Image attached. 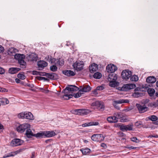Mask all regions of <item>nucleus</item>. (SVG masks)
<instances>
[{"label":"nucleus","mask_w":158,"mask_h":158,"mask_svg":"<svg viewBox=\"0 0 158 158\" xmlns=\"http://www.w3.org/2000/svg\"><path fill=\"white\" fill-rule=\"evenodd\" d=\"M70 87H66L64 90V95H63V98L64 99L68 100L69 99L72 98L73 95L72 94H66L65 91L66 90L69 91H75L78 90L79 89L78 87L75 85H70Z\"/></svg>","instance_id":"1"},{"label":"nucleus","mask_w":158,"mask_h":158,"mask_svg":"<svg viewBox=\"0 0 158 158\" xmlns=\"http://www.w3.org/2000/svg\"><path fill=\"white\" fill-rule=\"evenodd\" d=\"M25 56L24 54H16L15 55V58L18 60V63L20 64L21 67L23 68H26V62L24 60Z\"/></svg>","instance_id":"2"},{"label":"nucleus","mask_w":158,"mask_h":158,"mask_svg":"<svg viewBox=\"0 0 158 158\" xmlns=\"http://www.w3.org/2000/svg\"><path fill=\"white\" fill-rule=\"evenodd\" d=\"M91 106L93 107L95 106L99 110L103 111L104 110V105L102 102L99 101H96L93 102Z\"/></svg>","instance_id":"3"},{"label":"nucleus","mask_w":158,"mask_h":158,"mask_svg":"<svg viewBox=\"0 0 158 158\" xmlns=\"http://www.w3.org/2000/svg\"><path fill=\"white\" fill-rule=\"evenodd\" d=\"M30 127V125L28 123H24L22 124L17 127L16 128V130L17 131L20 133H22L24 132L27 129L29 128Z\"/></svg>","instance_id":"4"},{"label":"nucleus","mask_w":158,"mask_h":158,"mask_svg":"<svg viewBox=\"0 0 158 158\" xmlns=\"http://www.w3.org/2000/svg\"><path fill=\"white\" fill-rule=\"evenodd\" d=\"M104 138V136L101 134H94L91 137L93 140L100 142L103 140Z\"/></svg>","instance_id":"5"},{"label":"nucleus","mask_w":158,"mask_h":158,"mask_svg":"<svg viewBox=\"0 0 158 158\" xmlns=\"http://www.w3.org/2000/svg\"><path fill=\"white\" fill-rule=\"evenodd\" d=\"M24 141L23 140L19 139H15L11 142L10 145L12 147H15L21 145Z\"/></svg>","instance_id":"6"},{"label":"nucleus","mask_w":158,"mask_h":158,"mask_svg":"<svg viewBox=\"0 0 158 158\" xmlns=\"http://www.w3.org/2000/svg\"><path fill=\"white\" fill-rule=\"evenodd\" d=\"M83 65L84 63L82 61H77L73 64L74 69L77 71L81 70L83 68Z\"/></svg>","instance_id":"7"},{"label":"nucleus","mask_w":158,"mask_h":158,"mask_svg":"<svg viewBox=\"0 0 158 158\" xmlns=\"http://www.w3.org/2000/svg\"><path fill=\"white\" fill-rule=\"evenodd\" d=\"M75 114L78 115H86L89 112V110L87 109H78L75 110Z\"/></svg>","instance_id":"8"},{"label":"nucleus","mask_w":158,"mask_h":158,"mask_svg":"<svg viewBox=\"0 0 158 158\" xmlns=\"http://www.w3.org/2000/svg\"><path fill=\"white\" fill-rule=\"evenodd\" d=\"M131 72L128 70H123L122 73V76L123 78L127 80L131 76Z\"/></svg>","instance_id":"9"},{"label":"nucleus","mask_w":158,"mask_h":158,"mask_svg":"<svg viewBox=\"0 0 158 158\" xmlns=\"http://www.w3.org/2000/svg\"><path fill=\"white\" fill-rule=\"evenodd\" d=\"M106 69L108 72L113 73L117 70V68L114 64H110L107 66Z\"/></svg>","instance_id":"10"},{"label":"nucleus","mask_w":158,"mask_h":158,"mask_svg":"<svg viewBox=\"0 0 158 158\" xmlns=\"http://www.w3.org/2000/svg\"><path fill=\"white\" fill-rule=\"evenodd\" d=\"M132 126L131 125H123L121 123L119 125L120 129L123 131L133 130V128Z\"/></svg>","instance_id":"11"},{"label":"nucleus","mask_w":158,"mask_h":158,"mask_svg":"<svg viewBox=\"0 0 158 158\" xmlns=\"http://www.w3.org/2000/svg\"><path fill=\"white\" fill-rule=\"evenodd\" d=\"M136 106L140 113H144L148 110V108L145 105L142 106L140 104H136Z\"/></svg>","instance_id":"12"},{"label":"nucleus","mask_w":158,"mask_h":158,"mask_svg":"<svg viewBox=\"0 0 158 158\" xmlns=\"http://www.w3.org/2000/svg\"><path fill=\"white\" fill-rule=\"evenodd\" d=\"M37 65L39 69L42 70L45 67L48 65L47 62L44 61H40L38 62Z\"/></svg>","instance_id":"13"},{"label":"nucleus","mask_w":158,"mask_h":158,"mask_svg":"<svg viewBox=\"0 0 158 158\" xmlns=\"http://www.w3.org/2000/svg\"><path fill=\"white\" fill-rule=\"evenodd\" d=\"M45 75L51 79L56 80L58 78V75L55 73H47Z\"/></svg>","instance_id":"14"},{"label":"nucleus","mask_w":158,"mask_h":158,"mask_svg":"<svg viewBox=\"0 0 158 158\" xmlns=\"http://www.w3.org/2000/svg\"><path fill=\"white\" fill-rule=\"evenodd\" d=\"M45 137H51L55 136L56 133L54 131H44Z\"/></svg>","instance_id":"15"},{"label":"nucleus","mask_w":158,"mask_h":158,"mask_svg":"<svg viewBox=\"0 0 158 158\" xmlns=\"http://www.w3.org/2000/svg\"><path fill=\"white\" fill-rule=\"evenodd\" d=\"M129 102V101L127 99H119V100L115 101L113 102V105L115 108H117L115 107V104H121L125 103H128Z\"/></svg>","instance_id":"16"},{"label":"nucleus","mask_w":158,"mask_h":158,"mask_svg":"<svg viewBox=\"0 0 158 158\" xmlns=\"http://www.w3.org/2000/svg\"><path fill=\"white\" fill-rule=\"evenodd\" d=\"M62 73L64 75L68 77L73 76L75 74V73L71 70H65L62 71Z\"/></svg>","instance_id":"17"},{"label":"nucleus","mask_w":158,"mask_h":158,"mask_svg":"<svg viewBox=\"0 0 158 158\" xmlns=\"http://www.w3.org/2000/svg\"><path fill=\"white\" fill-rule=\"evenodd\" d=\"M118 118L115 116H112L108 117L107 120L110 123H115L118 121Z\"/></svg>","instance_id":"18"},{"label":"nucleus","mask_w":158,"mask_h":158,"mask_svg":"<svg viewBox=\"0 0 158 158\" xmlns=\"http://www.w3.org/2000/svg\"><path fill=\"white\" fill-rule=\"evenodd\" d=\"M99 124L97 122H91L89 123H86L82 124V126L83 127H88L91 126H96Z\"/></svg>","instance_id":"19"},{"label":"nucleus","mask_w":158,"mask_h":158,"mask_svg":"<svg viewBox=\"0 0 158 158\" xmlns=\"http://www.w3.org/2000/svg\"><path fill=\"white\" fill-rule=\"evenodd\" d=\"M117 78V76L115 73H111L109 75L108 79L109 81H116Z\"/></svg>","instance_id":"20"},{"label":"nucleus","mask_w":158,"mask_h":158,"mask_svg":"<svg viewBox=\"0 0 158 158\" xmlns=\"http://www.w3.org/2000/svg\"><path fill=\"white\" fill-rule=\"evenodd\" d=\"M38 58V57L37 55L34 53H32L29 55L28 58V60L31 61H36L37 60Z\"/></svg>","instance_id":"21"},{"label":"nucleus","mask_w":158,"mask_h":158,"mask_svg":"<svg viewBox=\"0 0 158 158\" xmlns=\"http://www.w3.org/2000/svg\"><path fill=\"white\" fill-rule=\"evenodd\" d=\"M81 87L82 88L80 90L82 93H83V92H88L91 90V87L89 85H84L83 86H81Z\"/></svg>","instance_id":"22"},{"label":"nucleus","mask_w":158,"mask_h":158,"mask_svg":"<svg viewBox=\"0 0 158 158\" xmlns=\"http://www.w3.org/2000/svg\"><path fill=\"white\" fill-rule=\"evenodd\" d=\"M98 69V66L95 63L92 64L91 66L89 67L90 71L91 73H94V72L96 71Z\"/></svg>","instance_id":"23"},{"label":"nucleus","mask_w":158,"mask_h":158,"mask_svg":"<svg viewBox=\"0 0 158 158\" xmlns=\"http://www.w3.org/2000/svg\"><path fill=\"white\" fill-rule=\"evenodd\" d=\"M140 89L139 88H137L135 89V92L133 94V96L135 98H138L141 96L143 95L142 93L139 92H136L138 91Z\"/></svg>","instance_id":"24"},{"label":"nucleus","mask_w":158,"mask_h":158,"mask_svg":"<svg viewBox=\"0 0 158 158\" xmlns=\"http://www.w3.org/2000/svg\"><path fill=\"white\" fill-rule=\"evenodd\" d=\"M24 118L31 120L34 119L33 114L31 112H25Z\"/></svg>","instance_id":"25"},{"label":"nucleus","mask_w":158,"mask_h":158,"mask_svg":"<svg viewBox=\"0 0 158 158\" xmlns=\"http://www.w3.org/2000/svg\"><path fill=\"white\" fill-rule=\"evenodd\" d=\"M20 70V69L18 68H11L9 69V73L11 74H15Z\"/></svg>","instance_id":"26"},{"label":"nucleus","mask_w":158,"mask_h":158,"mask_svg":"<svg viewBox=\"0 0 158 158\" xmlns=\"http://www.w3.org/2000/svg\"><path fill=\"white\" fill-rule=\"evenodd\" d=\"M156 81V78L153 76L149 77L147 78L146 80V82L149 83H154Z\"/></svg>","instance_id":"27"},{"label":"nucleus","mask_w":158,"mask_h":158,"mask_svg":"<svg viewBox=\"0 0 158 158\" xmlns=\"http://www.w3.org/2000/svg\"><path fill=\"white\" fill-rule=\"evenodd\" d=\"M25 134L28 138H31L32 136H34V135H35V134L33 133L30 128L27 129L26 130Z\"/></svg>","instance_id":"28"},{"label":"nucleus","mask_w":158,"mask_h":158,"mask_svg":"<svg viewBox=\"0 0 158 158\" xmlns=\"http://www.w3.org/2000/svg\"><path fill=\"white\" fill-rule=\"evenodd\" d=\"M82 154L84 155L89 154L91 152L90 149L87 148H84L80 149Z\"/></svg>","instance_id":"29"},{"label":"nucleus","mask_w":158,"mask_h":158,"mask_svg":"<svg viewBox=\"0 0 158 158\" xmlns=\"http://www.w3.org/2000/svg\"><path fill=\"white\" fill-rule=\"evenodd\" d=\"M64 61L63 59H62L59 58L58 59H56L55 64L56 66L59 65L62 66L64 65Z\"/></svg>","instance_id":"30"},{"label":"nucleus","mask_w":158,"mask_h":158,"mask_svg":"<svg viewBox=\"0 0 158 158\" xmlns=\"http://www.w3.org/2000/svg\"><path fill=\"white\" fill-rule=\"evenodd\" d=\"M9 101L6 98H0V103L2 105H5L9 103Z\"/></svg>","instance_id":"31"},{"label":"nucleus","mask_w":158,"mask_h":158,"mask_svg":"<svg viewBox=\"0 0 158 158\" xmlns=\"http://www.w3.org/2000/svg\"><path fill=\"white\" fill-rule=\"evenodd\" d=\"M16 49L14 48H11L8 51V54L15 56V55L16 54H15V52H16Z\"/></svg>","instance_id":"32"},{"label":"nucleus","mask_w":158,"mask_h":158,"mask_svg":"<svg viewBox=\"0 0 158 158\" xmlns=\"http://www.w3.org/2000/svg\"><path fill=\"white\" fill-rule=\"evenodd\" d=\"M34 136L37 138H45L44 136V132L42 131L41 132H39L37 134H35Z\"/></svg>","instance_id":"33"},{"label":"nucleus","mask_w":158,"mask_h":158,"mask_svg":"<svg viewBox=\"0 0 158 158\" xmlns=\"http://www.w3.org/2000/svg\"><path fill=\"white\" fill-rule=\"evenodd\" d=\"M124 88L128 89H131L135 88V85L132 84H127L124 85Z\"/></svg>","instance_id":"34"},{"label":"nucleus","mask_w":158,"mask_h":158,"mask_svg":"<svg viewBox=\"0 0 158 158\" xmlns=\"http://www.w3.org/2000/svg\"><path fill=\"white\" fill-rule=\"evenodd\" d=\"M109 85L111 87H115L116 86L118 85V83L116 82V81H109Z\"/></svg>","instance_id":"35"},{"label":"nucleus","mask_w":158,"mask_h":158,"mask_svg":"<svg viewBox=\"0 0 158 158\" xmlns=\"http://www.w3.org/2000/svg\"><path fill=\"white\" fill-rule=\"evenodd\" d=\"M102 76L101 73L98 72L96 73L93 75L94 77L96 79H99Z\"/></svg>","instance_id":"36"},{"label":"nucleus","mask_w":158,"mask_h":158,"mask_svg":"<svg viewBox=\"0 0 158 158\" xmlns=\"http://www.w3.org/2000/svg\"><path fill=\"white\" fill-rule=\"evenodd\" d=\"M148 92L149 96L151 97L153 96L155 93V90L153 89H149L148 90Z\"/></svg>","instance_id":"37"},{"label":"nucleus","mask_w":158,"mask_h":158,"mask_svg":"<svg viewBox=\"0 0 158 158\" xmlns=\"http://www.w3.org/2000/svg\"><path fill=\"white\" fill-rule=\"evenodd\" d=\"M56 60L50 56V57H48V61L51 64L54 63L55 64Z\"/></svg>","instance_id":"38"},{"label":"nucleus","mask_w":158,"mask_h":158,"mask_svg":"<svg viewBox=\"0 0 158 158\" xmlns=\"http://www.w3.org/2000/svg\"><path fill=\"white\" fill-rule=\"evenodd\" d=\"M148 118L150 120L152 121H155L157 120L158 119V118L157 116L154 115H152L151 116H150L148 117Z\"/></svg>","instance_id":"39"},{"label":"nucleus","mask_w":158,"mask_h":158,"mask_svg":"<svg viewBox=\"0 0 158 158\" xmlns=\"http://www.w3.org/2000/svg\"><path fill=\"white\" fill-rule=\"evenodd\" d=\"M104 89V88L102 86H98L97 87L96 89L95 90L93 91V93L94 94H97L98 93L97 92V90H101L103 89Z\"/></svg>","instance_id":"40"},{"label":"nucleus","mask_w":158,"mask_h":158,"mask_svg":"<svg viewBox=\"0 0 158 158\" xmlns=\"http://www.w3.org/2000/svg\"><path fill=\"white\" fill-rule=\"evenodd\" d=\"M83 94V93L80 90H79L77 93L73 95V96L75 98H79L80 97L81 95Z\"/></svg>","instance_id":"41"},{"label":"nucleus","mask_w":158,"mask_h":158,"mask_svg":"<svg viewBox=\"0 0 158 158\" xmlns=\"http://www.w3.org/2000/svg\"><path fill=\"white\" fill-rule=\"evenodd\" d=\"M139 79L138 77L137 76L135 75H134L130 77V80L132 81H137Z\"/></svg>","instance_id":"42"},{"label":"nucleus","mask_w":158,"mask_h":158,"mask_svg":"<svg viewBox=\"0 0 158 158\" xmlns=\"http://www.w3.org/2000/svg\"><path fill=\"white\" fill-rule=\"evenodd\" d=\"M56 65H53L50 67L51 70L53 72L56 71L57 70V68Z\"/></svg>","instance_id":"43"},{"label":"nucleus","mask_w":158,"mask_h":158,"mask_svg":"<svg viewBox=\"0 0 158 158\" xmlns=\"http://www.w3.org/2000/svg\"><path fill=\"white\" fill-rule=\"evenodd\" d=\"M17 77L18 78L22 80L26 78V77L24 74L20 73H19L18 74Z\"/></svg>","instance_id":"44"},{"label":"nucleus","mask_w":158,"mask_h":158,"mask_svg":"<svg viewBox=\"0 0 158 158\" xmlns=\"http://www.w3.org/2000/svg\"><path fill=\"white\" fill-rule=\"evenodd\" d=\"M25 112H22L19 114H18V117L20 118H24V116H25Z\"/></svg>","instance_id":"45"},{"label":"nucleus","mask_w":158,"mask_h":158,"mask_svg":"<svg viewBox=\"0 0 158 158\" xmlns=\"http://www.w3.org/2000/svg\"><path fill=\"white\" fill-rule=\"evenodd\" d=\"M17 152H18L16 151L14 152H10L8 154V155L7 156V157L14 156L17 154Z\"/></svg>","instance_id":"46"},{"label":"nucleus","mask_w":158,"mask_h":158,"mask_svg":"<svg viewBox=\"0 0 158 158\" xmlns=\"http://www.w3.org/2000/svg\"><path fill=\"white\" fill-rule=\"evenodd\" d=\"M131 139L132 141L135 142V143H138L139 142V140L135 137L131 138Z\"/></svg>","instance_id":"47"},{"label":"nucleus","mask_w":158,"mask_h":158,"mask_svg":"<svg viewBox=\"0 0 158 158\" xmlns=\"http://www.w3.org/2000/svg\"><path fill=\"white\" fill-rule=\"evenodd\" d=\"M142 124V123L141 122H137L135 123V125L137 127H139Z\"/></svg>","instance_id":"48"},{"label":"nucleus","mask_w":158,"mask_h":158,"mask_svg":"<svg viewBox=\"0 0 158 158\" xmlns=\"http://www.w3.org/2000/svg\"><path fill=\"white\" fill-rule=\"evenodd\" d=\"M40 73V72H38L36 71H33L32 72V74L34 75H39Z\"/></svg>","instance_id":"49"},{"label":"nucleus","mask_w":158,"mask_h":158,"mask_svg":"<svg viewBox=\"0 0 158 158\" xmlns=\"http://www.w3.org/2000/svg\"><path fill=\"white\" fill-rule=\"evenodd\" d=\"M40 90H42V92L43 93L47 94L48 93L49 91L48 90H45L44 89L42 88H41L40 89Z\"/></svg>","instance_id":"50"},{"label":"nucleus","mask_w":158,"mask_h":158,"mask_svg":"<svg viewBox=\"0 0 158 158\" xmlns=\"http://www.w3.org/2000/svg\"><path fill=\"white\" fill-rule=\"evenodd\" d=\"M5 72L4 69L1 67H0V74H3Z\"/></svg>","instance_id":"51"},{"label":"nucleus","mask_w":158,"mask_h":158,"mask_svg":"<svg viewBox=\"0 0 158 158\" xmlns=\"http://www.w3.org/2000/svg\"><path fill=\"white\" fill-rule=\"evenodd\" d=\"M126 148L129 149H135L137 148L133 146H131L130 147H125Z\"/></svg>","instance_id":"52"},{"label":"nucleus","mask_w":158,"mask_h":158,"mask_svg":"<svg viewBox=\"0 0 158 158\" xmlns=\"http://www.w3.org/2000/svg\"><path fill=\"white\" fill-rule=\"evenodd\" d=\"M6 91H7L6 89L5 88H2L0 87V92H5Z\"/></svg>","instance_id":"53"},{"label":"nucleus","mask_w":158,"mask_h":158,"mask_svg":"<svg viewBox=\"0 0 158 158\" xmlns=\"http://www.w3.org/2000/svg\"><path fill=\"white\" fill-rule=\"evenodd\" d=\"M4 48L3 47L0 45V53L3 52L4 51Z\"/></svg>","instance_id":"54"},{"label":"nucleus","mask_w":158,"mask_h":158,"mask_svg":"<svg viewBox=\"0 0 158 158\" xmlns=\"http://www.w3.org/2000/svg\"><path fill=\"white\" fill-rule=\"evenodd\" d=\"M46 73H46L45 72H40V73L39 75H40V76H45V75Z\"/></svg>","instance_id":"55"},{"label":"nucleus","mask_w":158,"mask_h":158,"mask_svg":"<svg viewBox=\"0 0 158 158\" xmlns=\"http://www.w3.org/2000/svg\"><path fill=\"white\" fill-rule=\"evenodd\" d=\"M149 101V100L148 99H146L144 101V103L145 104H147L148 103Z\"/></svg>","instance_id":"56"},{"label":"nucleus","mask_w":158,"mask_h":158,"mask_svg":"<svg viewBox=\"0 0 158 158\" xmlns=\"http://www.w3.org/2000/svg\"><path fill=\"white\" fill-rule=\"evenodd\" d=\"M101 146L102 147L104 148H105L106 147V144L103 143H102L101 144Z\"/></svg>","instance_id":"57"},{"label":"nucleus","mask_w":158,"mask_h":158,"mask_svg":"<svg viewBox=\"0 0 158 158\" xmlns=\"http://www.w3.org/2000/svg\"><path fill=\"white\" fill-rule=\"evenodd\" d=\"M15 81L17 83H19L21 81L18 78H16L15 79Z\"/></svg>","instance_id":"58"},{"label":"nucleus","mask_w":158,"mask_h":158,"mask_svg":"<svg viewBox=\"0 0 158 158\" xmlns=\"http://www.w3.org/2000/svg\"><path fill=\"white\" fill-rule=\"evenodd\" d=\"M35 153L34 152H33L31 153V158H34L35 157Z\"/></svg>","instance_id":"59"},{"label":"nucleus","mask_w":158,"mask_h":158,"mask_svg":"<svg viewBox=\"0 0 158 158\" xmlns=\"http://www.w3.org/2000/svg\"><path fill=\"white\" fill-rule=\"evenodd\" d=\"M52 140L51 139H48L45 140V142L46 143H47L49 142H51Z\"/></svg>","instance_id":"60"},{"label":"nucleus","mask_w":158,"mask_h":158,"mask_svg":"<svg viewBox=\"0 0 158 158\" xmlns=\"http://www.w3.org/2000/svg\"><path fill=\"white\" fill-rule=\"evenodd\" d=\"M28 86L31 88H33L34 87V85L33 84H29L27 85Z\"/></svg>","instance_id":"61"},{"label":"nucleus","mask_w":158,"mask_h":158,"mask_svg":"<svg viewBox=\"0 0 158 158\" xmlns=\"http://www.w3.org/2000/svg\"><path fill=\"white\" fill-rule=\"evenodd\" d=\"M43 80L44 81H49V79L48 78H45L44 77V78Z\"/></svg>","instance_id":"62"},{"label":"nucleus","mask_w":158,"mask_h":158,"mask_svg":"<svg viewBox=\"0 0 158 158\" xmlns=\"http://www.w3.org/2000/svg\"><path fill=\"white\" fill-rule=\"evenodd\" d=\"M3 129V126L0 123V129Z\"/></svg>","instance_id":"63"},{"label":"nucleus","mask_w":158,"mask_h":158,"mask_svg":"<svg viewBox=\"0 0 158 158\" xmlns=\"http://www.w3.org/2000/svg\"><path fill=\"white\" fill-rule=\"evenodd\" d=\"M44 78V77H39V80H43Z\"/></svg>","instance_id":"64"}]
</instances>
